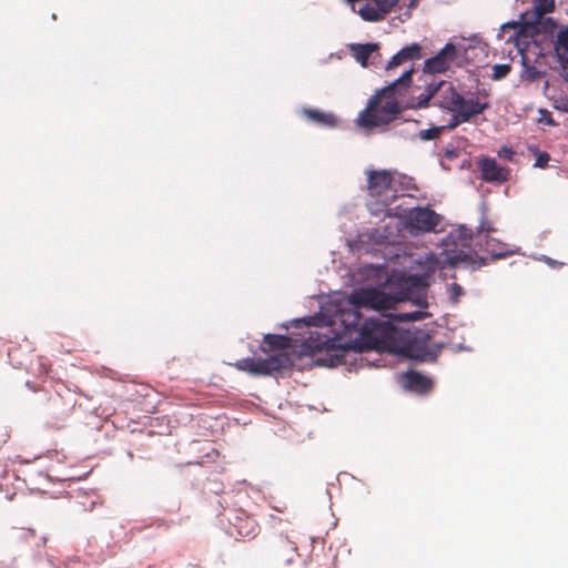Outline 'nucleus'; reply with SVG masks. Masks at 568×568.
<instances>
[{
    "instance_id": "nucleus-2",
    "label": "nucleus",
    "mask_w": 568,
    "mask_h": 568,
    "mask_svg": "<svg viewBox=\"0 0 568 568\" xmlns=\"http://www.w3.org/2000/svg\"><path fill=\"white\" fill-rule=\"evenodd\" d=\"M433 98L436 105L452 113V118L446 125L422 130L419 136L425 141L437 139L445 130H454L463 123L471 122L475 116L484 113L490 106L486 101L487 93L485 91L465 98L453 83L440 81L429 83L425 92L416 97L412 108L427 106Z\"/></svg>"
},
{
    "instance_id": "nucleus-8",
    "label": "nucleus",
    "mask_w": 568,
    "mask_h": 568,
    "mask_svg": "<svg viewBox=\"0 0 568 568\" xmlns=\"http://www.w3.org/2000/svg\"><path fill=\"white\" fill-rule=\"evenodd\" d=\"M271 556L278 562L291 565L297 555V547L286 536H277L270 544Z\"/></svg>"
},
{
    "instance_id": "nucleus-7",
    "label": "nucleus",
    "mask_w": 568,
    "mask_h": 568,
    "mask_svg": "<svg viewBox=\"0 0 568 568\" xmlns=\"http://www.w3.org/2000/svg\"><path fill=\"white\" fill-rule=\"evenodd\" d=\"M40 414L47 426L55 429L63 427L71 407L59 395L48 396L39 406Z\"/></svg>"
},
{
    "instance_id": "nucleus-14",
    "label": "nucleus",
    "mask_w": 568,
    "mask_h": 568,
    "mask_svg": "<svg viewBox=\"0 0 568 568\" xmlns=\"http://www.w3.org/2000/svg\"><path fill=\"white\" fill-rule=\"evenodd\" d=\"M405 386L412 390L424 393L432 388V381L423 374L409 371L404 376Z\"/></svg>"
},
{
    "instance_id": "nucleus-29",
    "label": "nucleus",
    "mask_w": 568,
    "mask_h": 568,
    "mask_svg": "<svg viewBox=\"0 0 568 568\" xmlns=\"http://www.w3.org/2000/svg\"><path fill=\"white\" fill-rule=\"evenodd\" d=\"M27 386L30 387L33 392H37L38 388L30 385V382H27Z\"/></svg>"
},
{
    "instance_id": "nucleus-25",
    "label": "nucleus",
    "mask_w": 568,
    "mask_h": 568,
    "mask_svg": "<svg viewBox=\"0 0 568 568\" xmlns=\"http://www.w3.org/2000/svg\"><path fill=\"white\" fill-rule=\"evenodd\" d=\"M449 293H450V297L454 300V301H458V298L464 295V288L457 284V283H453L450 284L449 286Z\"/></svg>"
},
{
    "instance_id": "nucleus-4",
    "label": "nucleus",
    "mask_w": 568,
    "mask_h": 568,
    "mask_svg": "<svg viewBox=\"0 0 568 568\" xmlns=\"http://www.w3.org/2000/svg\"><path fill=\"white\" fill-rule=\"evenodd\" d=\"M367 191L371 197L376 199L378 209L368 204L373 214L378 215L387 211V207L397 199V190L394 186V175L387 170H367Z\"/></svg>"
},
{
    "instance_id": "nucleus-16",
    "label": "nucleus",
    "mask_w": 568,
    "mask_h": 568,
    "mask_svg": "<svg viewBox=\"0 0 568 568\" xmlns=\"http://www.w3.org/2000/svg\"><path fill=\"white\" fill-rule=\"evenodd\" d=\"M303 113L308 120L322 126L334 128L337 124L336 116L329 112H323L315 109H304Z\"/></svg>"
},
{
    "instance_id": "nucleus-9",
    "label": "nucleus",
    "mask_w": 568,
    "mask_h": 568,
    "mask_svg": "<svg viewBox=\"0 0 568 568\" xmlns=\"http://www.w3.org/2000/svg\"><path fill=\"white\" fill-rule=\"evenodd\" d=\"M456 55V47L453 43H447L435 57L425 61L424 71L432 74L443 73L449 69Z\"/></svg>"
},
{
    "instance_id": "nucleus-19",
    "label": "nucleus",
    "mask_w": 568,
    "mask_h": 568,
    "mask_svg": "<svg viewBox=\"0 0 568 568\" xmlns=\"http://www.w3.org/2000/svg\"><path fill=\"white\" fill-rule=\"evenodd\" d=\"M555 50L560 60H568V27L558 31Z\"/></svg>"
},
{
    "instance_id": "nucleus-28",
    "label": "nucleus",
    "mask_w": 568,
    "mask_h": 568,
    "mask_svg": "<svg viewBox=\"0 0 568 568\" xmlns=\"http://www.w3.org/2000/svg\"><path fill=\"white\" fill-rule=\"evenodd\" d=\"M562 63V68L566 71V79L568 80V60H560Z\"/></svg>"
},
{
    "instance_id": "nucleus-6",
    "label": "nucleus",
    "mask_w": 568,
    "mask_h": 568,
    "mask_svg": "<svg viewBox=\"0 0 568 568\" xmlns=\"http://www.w3.org/2000/svg\"><path fill=\"white\" fill-rule=\"evenodd\" d=\"M440 215L429 207H413L405 215L406 229L413 235L428 233L436 230L440 223Z\"/></svg>"
},
{
    "instance_id": "nucleus-3",
    "label": "nucleus",
    "mask_w": 568,
    "mask_h": 568,
    "mask_svg": "<svg viewBox=\"0 0 568 568\" xmlns=\"http://www.w3.org/2000/svg\"><path fill=\"white\" fill-rule=\"evenodd\" d=\"M413 71V69L405 70L399 78L383 89L381 95L373 97L358 114L357 124L372 129L390 123L400 112L399 104L393 95L410 85Z\"/></svg>"
},
{
    "instance_id": "nucleus-21",
    "label": "nucleus",
    "mask_w": 568,
    "mask_h": 568,
    "mask_svg": "<svg viewBox=\"0 0 568 568\" xmlns=\"http://www.w3.org/2000/svg\"><path fill=\"white\" fill-rule=\"evenodd\" d=\"M535 11L538 16L550 13L555 9V0H534Z\"/></svg>"
},
{
    "instance_id": "nucleus-12",
    "label": "nucleus",
    "mask_w": 568,
    "mask_h": 568,
    "mask_svg": "<svg viewBox=\"0 0 568 568\" xmlns=\"http://www.w3.org/2000/svg\"><path fill=\"white\" fill-rule=\"evenodd\" d=\"M422 58V48L418 43H412L410 45L400 49L386 65V71H392L400 64L406 62L419 60Z\"/></svg>"
},
{
    "instance_id": "nucleus-20",
    "label": "nucleus",
    "mask_w": 568,
    "mask_h": 568,
    "mask_svg": "<svg viewBox=\"0 0 568 568\" xmlns=\"http://www.w3.org/2000/svg\"><path fill=\"white\" fill-rule=\"evenodd\" d=\"M263 344L272 349H286L290 346V338L284 335L267 334L264 336Z\"/></svg>"
},
{
    "instance_id": "nucleus-15",
    "label": "nucleus",
    "mask_w": 568,
    "mask_h": 568,
    "mask_svg": "<svg viewBox=\"0 0 568 568\" xmlns=\"http://www.w3.org/2000/svg\"><path fill=\"white\" fill-rule=\"evenodd\" d=\"M349 50L352 55L355 58L357 62H359L363 67L367 65V60L369 57L378 50L377 43H353L349 45Z\"/></svg>"
},
{
    "instance_id": "nucleus-1",
    "label": "nucleus",
    "mask_w": 568,
    "mask_h": 568,
    "mask_svg": "<svg viewBox=\"0 0 568 568\" xmlns=\"http://www.w3.org/2000/svg\"><path fill=\"white\" fill-rule=\"evenodd\" d=\"M351 307L342 308L337 315V321L344 328V333L358 331L359 339L356 338L348 344L346 348H352L358 352L371 349L378 343L379 336L392 328L388 320L382 317L393 318L398 322H409L419 318V312L402 313V314H383L378 318H367L363 323L359 308L368 307L372 310L381 311L387 310L392 300L385 293L377 288H358L354 290L348 296Z\"/></svg>"
},
{
    "instance_id": "nucleus-18",
    "label": "nucleus",
    "mask_w": 568,
    "mask_h": 568,
    "mask_svg": "<svg viewBox=\"0 0 568 568\" xmlns=\"http://www.w3.org/2000/svg\"><path fill=\"white\" fill-rule=\"evenodd\" d=\"M335 343L333 339L326 337V336H320L317 335L316 338L311 335L304 342V347L310 349L312 353L321 352L323 349L328 351L331 348H334Z\"/></svg>"
},
{
    "instance_id": "nucleus-11",
    "label": "nucleus",
    "mask_w": 568,
    "mask_h": 568,
    "mask_svg": "<svg viewBox=\"0 0 568 568\" xmlns=\"http://www.w3.org/2000/svg\"><path fill=\"white\" fill-rule=\"evenodd\" d=\"M444 266L455 267L459 264L470 265L473 268L480 267L485 264L484 258H480L479 262L473 258V256L465 252L464 250L457 251H444L440 253L439 260Z\"/></svg>"
},
{
    "instance_id": "nucleus-10",
    "label": "nucleus",
    "mask_w": 568,
    "mask_h": 568,
    "mask_svg": "<svg viewBox=\"0 0 568 568\" xmlns=\"http://www.w3.org/2000/svg\"><path fill=\"white\" fill-rule=\"evenodd\" d=\"M478 168L481 173V179L485 182L504 183L508 181L510 171L507 168L500 166L495 159L483 158L478 162Z\"/></svg>"
},
{
    "instance_id": "nucleus-22",
    "label": "nucleus",
    "mask_w": 568,
    "mask_h": 568,
    "mask_svg": "<svg viewBox=\"0 0 568 568\" xmlns=\"http://www.w3.org/2000/svg\"><path fill=\"white\" fill-rule=\"evenodd\" d=\"M529 151L536 156V168L544 169L547 166L550 160V155L547 152L538 150L537 146H529Z\"/></svg>"
},
{
    "instance_id": "nucleus-23",
    "label": "nucleus",
    "mask_w": 568,
    "mask_h": 568,
    "mask_svg": "<svg viewBox=\"0 0 568 568\" xmlns=\"http://www.w3.org/2000/svg\"><path fill=\"white\" fill-rule=\"evenodd\" d=\"M510 71H511V65L508 63L495 64L493 67L491 78L494 80H501V79L506 78L510 73Z\"/></svg>"
},
{
    "instance_id": "nucleus-17",
    "label": "nucleus",
    "mask_w": 568,
    "mask_h": 568,
    "mask_svg": "<svg viewBox=\"0 0 568 568\" xmlns=\"http://www.w3.org/2000/svg\"><path fill=\"white\" fill-rule=\"evenodd\" d=\"M485 250L491 255L493 258H504L513 254L509 245L503 243L494 237H487L485 241Z\"/></svg>"
},
{
    "instance_id": "nucleus-27",
    "label": "nucleus",
    "mask_w": 568,
    "mask_h": 568,
    "mask_svg": "<svg viewBox=\"0 0 568 568\" xmlns=\"http://www.w3.org/2000/svg\"><path fill=\"white\" fill-rule=\"evenodd\" d=\"M514 152L510 149H504L503 150V156L505 159L511 160Z\"/></svg>"
},
{
    "instance_id": "nucleus-13",
    "label": "nucleus",
    "mask_w": 568,
    "mask_h": 568,
    "mask_svg": "<svg viewBox=\"0 0 568 568\" xmlns=\"http://www.w3.org/2000/svg\"><path fill=\"white\" fill-rule=\"evenodd\" d=\"M236 535L244 538H253L257 535L260 528L254 518L250 516H236L231 521Z\"/></svg>"
},
{
    "instance_id": "nucleus-5",
    "label": "nucleus",
    "mask_w": 568,
    "mask_h": 568,
    "mask_svg": "<svg viewBox=\"0 0 568 568\" xmlns=\"http://www.w3.org/2000/svg\"><path fill=\"white\" fill-rule=\"evenodd\" d=\"M292 365V358L287 353H278L267 358L247 357L235 363V367L239 371L253 375H272L283 369H287Z\"/></svg>"
},
{
    "instance_id": "nucleus-26",
    "label": "nucleus",
    "mask_w": 568,
    "mask_h": 568,
    "mask_svg": "<svg viewBox=\"0 0 568 568\" xmlns=\"http://www.w3.org/2000/svg\"><path fill=\"white\" fill-rule=\"evenodd\" d=\"M479 231L480 232H486V233H491V232H496V229L493 227V225L490 224V222L486 221V220H483L480 222V225H479Z\"/></svg>"
},
{
    "instance_id": "nucleus-24",
    "label": "nucleus",
    "mask_w": 568,
    "mask_h": 568,
    "mask_svg": "<svg viewBox=\"0 0 568 568\" xmlns=\"http://www.w3.org/2000/svg\"><path fill=\"white\" fill-rule=\"evenodd\" d=\"M539 113H540V118H539V122L540 123H545V124L550 125V126H555L556 125V122L552 119V115H551V113L548 110L541 109L539 111Z\"/></svg>"
}]
</instances>
